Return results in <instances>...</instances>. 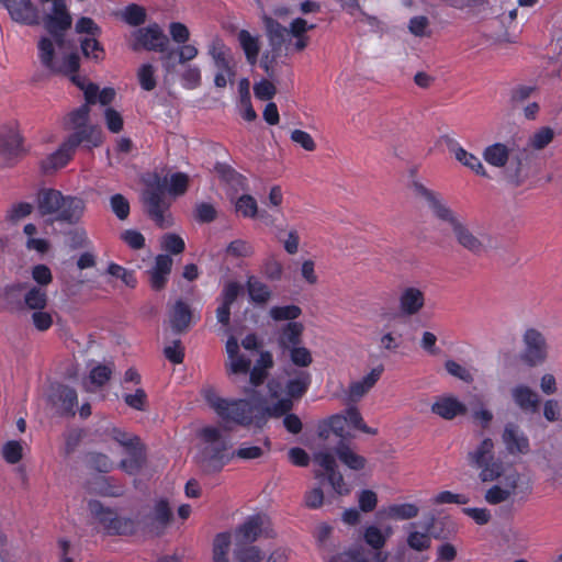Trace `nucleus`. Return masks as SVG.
Instances as JSON below:
<instances>
[{"mask_svg": "<svg viewBox=\"0 0 562 562\" xmlns=\"http://www.w3.org/2000/svg\"><path fill=\"white\" fill-rule=\"evenodd\" d=\"M412 190L417 199L424 200L434 216L446 223L454 237L456 243L473 256L481 257L497 248V240L485 232L473 231L449 205L441 195L428 189L422 182L414 181Z\"/></svg>", "mask_w": 562, "mask_h": 562, "instance_id": "obj_1", "label": "nucleus"}, {"mask_svg": "<svg viewBox=\"0 0 562 562\" xmlns=\"http://www.w3.org/2000/svg\"><path fill=\"white\" fill-rule=\"evenodd\" d=\"M36 209L42 217L52 216L50 223L75 225L80 222L86 204L81 198L64 195L53 188H42L36 194Z\"/></svg>", "mask_w": 562, "mask_h": 562, "instance_id": "obj_2", "label": "nucleus"}, {"mask_svg": "<svg viewBox=\"0 0 562 562\" xmlns=\"http://www.w3.org/2000/svg\"><path fill=\"white\" fill-rule=\"evenodd\" d=\"M206 403L226 423H234L239 426L255 425L257 427L258 401L249 400H226L221 397L213 389L204 391Z\"/></svg>", "mask_w": 562, "mask_h": 562, "instance_id": "obj_3", "label": "nucleus"}, {"mask_svg": "<svg viewBox=\"0 0 562 562\" xmlns=\"http://www.w3.org/2000/svg\"><path fill=\"white\" fill-rule=\"evenodd\" d=\"M167 178H160L155 175L143 192V202L147 215L160 228H168L172 225L171 214L169 213V203L166 201Z\"/></svg>", "mask_w": 562, "mask_h": 562, "instance_id": "obj_4", "label": "nucleus"}, {"mask_svg": "<svg viewBox=\"0 0 562 562\" xmlns=\"http://www.w3.org/2000/svg\"><path fill=\"white\" fill-rule=\"evenodd\" d=\"M467 458L472 468L481 470L479 477L483 483L494 482L503 476V462L495 458V445L491 438H484L468 452Z\"/></svg>", "mask_w": 562, "mask_h": 562, "instance_id": "obj_5", "label": "nucleus"}, {"mask_svg": "<svg viewBox=\"0 0 562 562\" xmlns=\"http://www.w3.org/2000/svg\"><path fill=\"white\" fill-rule=\"evenodd\" d=\"M90 514L103 526L105 532L110 536H130L136 531L137 521L132 518L121 517L117 513L110 508L104 507L103 504L97 499L88 503Z\"/></svg>", "mask_w": 562, "mask_h": 562, "instance_id": "obj_6", "label": "nucleus"}, {"mask_svg": "<svg viewBox=\"0 0 562 562\" xmlns=\"http://www.w3.org/2000/svg\"><path fill=\"white\" fill-rule=\"evenodd\" d=\"M313 461L321 468V470L314 471L316 479L326 477L334 492L338 495H348L350 493L351 490L338 470L337 460L331 451L318 449L313 453Z\"/></svg>", "mask_w": 562, "mask_h": 562, "instance_id": "obj_7", "label": "nucleus"}, {"mask_svg": "<svg viewBox=\"0 0 562 562\" xmlns=\"http://www.w3.org/2000/svg\"><path fill=\"white\" fill-rule=\"evenodd\" d=\"M200 436L206 443L201 452L204 468L211 471L222 470L224 467L223 453L227 449V443L222 438L221 430L216 427H205L201 430Z\"/></svg>", "mask_w": 562, "mask_h": 562, "instance_id": "obj_8", "label": "nucleus"}, {"mask_svg": "<svg viewBox=\"0 0 562 562\" xmlns=\"http://www.w3.org/2000/svg\"><path fill=\"white\" fill-rule=\"evenodd\" d=\"M52 2V8L43 18L46 31L54 37L56 44L61 47L65 42V33L71 26V16L67 11L65 0H41Z\"/></svg>", "mask_w": 562, "mask_h": 562, "instance_id": "obj_9", "label": "nucleus"}, {"mask_svg": "<svg viewBox=\"0 0 562 562\" xmlns=\"http://www.w3.org/2000/svg\"><path fill=\"white\" fill-rule=\"evenodd\" d=\"M40 59L45 68L53 74H75L80 67V58L77 53H71L61 61L55 60V48L53 41L48 37H42L38 43Z\"/></svg>", "mask_w": 562, "mask_h": 562, "instance_id": "obj_10", "label": "nucleus"}, {"mask_svg": "<svg viewBox=\"0 0 562 562\" xmlns=\"http://www.w3.org/2000/svg\"><path fill=\"white\" fill-rule=\"evenodd\" d=\"M535 161L528 148H515L504 170L505 179L514 187L521 186L530 177Z\"/></svg>", "mask_w": 562, "mask_h": 562, "instance_id": "obj_11", "label": "nucleus"}, {"mask_svg": "<svg viewBox=\"0 0 562 562\" xmlns=\"http://www.w3.org/2000/svg\"><path fill=\"white\" fill-rule=\"evenodd\" d=\"M132 38L130 47L134 52L146 49L165 53L169 43L168 37L157 23L135 30L132 33Z\"/></svg>", "mask_w": 562, "mask_h": 562, "instance_id": "obj_12", "label": "nucleus"}, {"mask_svg": "<svg viewBox=\"0 0 562 562\" xmlns=\"http://www.w3.org/2000/svg\"><path fill=\"white\" fill-rule=\"evenodd\" d=\"M262 536L270 539L276 537L274 530L270 527L269 519L262 515L249 517L236 529V539L238 544L254 543Z\"/></svg>", "mask_w": 562, "mask_h": 562, "instance_id": "obj_13", "label": "nucleus"}, {"mask_svg": "<svg viewBox=\"0 0 562 562\" xmlns=\"http://www.w3.org/2000/svg\"><path fill=\"white\" fill-rule=\"evenodd\" d=\"M524 350L520 359L529 367H537L547 359V341L537 329H527L524 335Z\"/></svg>", "mask_w": 562, "mask_h": 562, "instance_id": "obj_14", "label": "nucleus"}, {"mask_svg": "<svg viewBox=\"0 0 562 562\" xmlns=\"http://www.w3.org/2000/svg\"><path fill=\"white\" fill-rule=\"evenodd\" d=\"M263 24L270 46L268 52L279 57L288 56L291 49V35L288 27L270 16L263 18Z\"/></svg>", "mask_w": 562, "mask_h": 562, "instance_id": "obj_15", "label": "nucleus"}, {"mask_svg": "<svg viewBox=\"0 0 562 562\" xmlns=\"http://www.w3.org/2000/svg\"><path fill=\"white\" fill-rule=\"evenodd\" d=\"M226 352L228 356V361L225 363L226 374L233 384H239L241 376L246 379L251 360L239 355L238 341L233 336L226 341Z\"/></svg>", "mask_w": 562, "mask_h": 562, "instance_id": "obj_16", "label": "nucleus"}, {"mask_svg": "<svg viewBox=\"0 0 562 562\" xmlns=\"http://www.w3.org/2000/svg\"><path fill=\"white\" fill-rule=\"evenodd\" d=\"M172 518L171 509L165 499L159 501L154 513L145 515L137 520L140 528L154 536H160Z\"/></svg>", "mask_w": 562, "mask_h": 562, "instance_id": "obj_17", "label": "nucleus"}, {"mask_svg": "<svg viewBox=\"0 0 562 562\" xmlns=\"http://www.w3.org/2000/svg\"><path fill=\"white\" fill-rule=\"evenodd\" d=\"M520 474L517 471H510L503 476L499 484H494L484 494V499L490 505H498L510 499L515 494L520 482Z\"/></svg>", "mask_w": 562, "mask_h": 562, "instance_id": "obj_18", "label": "nucleus"}, {"mask_svg": "<svg viewBox=\"0 0 562 562\" xmlns=\"http://www.w3.org/2000/svg\"><path fill=\"white\" fill-rule=\"evenodd\" d=\"M23 139L15 130H7L0 134V159L7 166H12L23 154Z\"/></svg>", "mask_w": 562, "mask_h": 562, "instance_id": "obj_19", "label": "nucleus"}, {"mask_svg": "<svg viewBox=\"0 0 562 562\" xmlns=\"http://www.w3.org/2000/svg\"><path fill=\"white\" fill-rule=\"evenodd\" d=\"M11 19L23 25H37L40 23L38 10L31 0H3Z\"/></svg>", "mask_w": 562, "mask_h": 562, "instance_id": "obj_20", "label": "nucleus"}, {"mask_svg": "<svg viewBox=\"0 0 562 562\" xmlns=\"http://www.w3.org/2000/svg\"><path fill=\"white\" fill-rule=\"evenodd\" d=\"M502 441L512 456L528 454L530 442L527 435L515 423H507L502 434Z\"/></svg>", "mask_w": 562, "mask_h": 562, "instance_id": "obj_21", "label": "nucleus"}, {"mask_svg": "<svg viewBox=\"0 0 562 562\" xmlns=\"http://www.w3.org/2000/svg\"><path fill=\"white\" fill-rule=\"evenodd\" d=\"M383 371L384 367L380 364L361 380L352 381L346 391L347 401L350 403L360 402L375 386Z\"/></svg>", "mask_w": 562, "mask_h": 562, "instance_id": "obj_22", "label": "nucleus"}, {"mask_svg": "<svg viewBox=\"0 0 562 562\" xmlns=\"http://www.w3.org/2000/svg\"><path fill=\"white\" fill-rule=\"evenodd\" d=\"M425 293L415 286H405L398 294V311L402 316L412 317L425 307Z\"/></svg>", "mask_w": 562, "mask_h": 562, "instance_id": "obj_23", "label": "nucleus"}, {"mask_svg": "<svg viewBox=\"0 0 562 562\" xmlns=\"http://www.w3.org/2000/svg\"><path fill=\"white\" fill-rule=\"evenodd\" d=\"M103 132L98 125H85L74 131L65 140L67 146L75 150L81 144L86 147H99L103 143Z\"/></svg>", "mask_w": 562, "mask_h": 562, "instance_id": "obj_24", "label": "nucleus"}, {"mask_svg": "<svg viewBox=\"0 0 562 562\" xmlns=\"http://www.w3.org/2000/svg\"><path fill=\"white\" fill-rule=\"evenodd\" d=\"M258 401V414H257V427L262 428L269 417H281L286 414H291L290 412L293 408V400L289 396L280 398L271 406H267L265 404V400L259 397Z\"/></svg>", "mask_w": 562, "mask_h": 562, "instance_id": "obj_25", "label": "nucleus"}, {"mask_svg": "<svg viewBox=\"0 0 562 562\" xmlns=\"http://www.w3.org/2000/svg\"><path fill=\"white\" fill-rule=\"evenodd\" d=\"M431 412L446 420L468 413V406L453 396L438 397L431 405Z\"/></svg>", "mask_w": 562, "mask_h": 562, "instance_id": "obj_26", "label": "nucleus"}, {"mask_svg": "<svg viewBox=\"0 0 562 562\" xmlns=\"http://www.w3.org/2000/svg\"><path fill=\"white\" fill-rule=\"evenodd\" d=\"M515 405L525 413H537L540 406V398L537 392L525 384H518L510 390Z\"/></svg>", "mask_w": 562, "mask_h": 562, "instance_id": "obj_27", "label": "nucleus"}, {"mask_svg": "<svg viewBox=\"0 0 562 562\" xmlns=\"http://www.w3.org/2000/svg\"><path fill=\"white\" fill-rule=\"evenodd\" d=\"M290 379L285 383L286 396L294 400H300L308 390L312 376L310 372L304 370L286 371Z\"/></svg>", "mask_w": 562, "mask_h": 562, "instance_id": "obj_28", "label": "nucleus"}, {"mask_svg": "<svg viewBox=\"0 0 562 562\" xmlns=\"http://www.w3.org/2000/svg\"><path fill=\"white\" fill-rule=\"evenodd\" d=\"M172 259L168 255H158L155 266L148 270L149 283L153 290L160 291L165 288L168 276L171 272Z\"/></svg>", "mask_w": 562, "mask_h": 562, "instance_id": "obj_29", "label": "nucleus"}, {"mask_svg": "<svg viewBox=\"0 0 562 562\" xmlns=\"http://www.w3.org/2000/svg\"><path fill=\"white\" fill-rule=\"evenodd\" d=\"M192 321V312L190 306L179 300L173 305L169 314V323L175 334L181 335L189 330Z\"/></svg>", "mask_w": 562, "mask_h": 562, "instance_id": "obj_30", "label": "nucleus"}, {"mask_svg": "<svg viewBox=\"0 0 562 562\" xmlns=\"http://www.w3.org/2000/svg\"><path fill=\"white\" fill-rule=\"evenodd\" d=\"M52 401L58 405V411L63 415H75V406L77 405V392L75 389L58 384L52 394Z\"/></svg>", "mask_w": 562, "mask_h": 562, "instance_id": "obj_31", "label": "nucleus"}, {"mask_svg": "<svg viewBox=\"0 0 562 562\" xmlns=\"http://www.w3.org/2000/svg\"><path fill=\"white\" fill-rule=\"evenodd\" d=\"M303 331L304 326L299 322H289L282 327L278 337V346L282 353L302 344Z\"/></svg>", "mask_w": 562, "mask_h": 562, "instance_id": "obj_32", "label": "nucleus"}, {"mask_svg": "<svg viewBox=\"0 0 562 562\" xmlns=\"http://www.w3.org/2000/svg\"><path fill=\"white\" fill-rule=\"evenodd\" d=\"M209 54L214 60L215 67L218 70L225 71L226 75L232 78L235 76L234 66L232 64V57L229 50L225 46L222 40L215 38L209 47Z\"/></svg>", "mask_w": 562, "mask_h": 562, "instance_id": "obj_33", "label": "nucleus"}, {"mask_svg": "<svg viewBox=\"0 0 562 562\" xmlns=\"http://www.w3.org/2000/svg\"><path fill=\"white\" fill-rule=\"evenodd\" d=\"M335 458L353 471L363 470L367 465V459L363 456L356 453L352 448L344 440L340 439L334 449Z\"/></svg>", "mask_w": 562, "mask_h": 562, "instance_id": "obj_34", "label": "nucleus"}, {"mask_svg": "<svg viewBox=\"0 0 562 562\" xmlns=\"http://www.w3.org/2000/svg\"><path fill=\"white\" fill-rule=\"evenodd\" d=\"M514 149L504 143H494L483 150V158L488 165L505 169Z\"/></svg>", "mask_w": 562, "mask_h": 562, "instance_id": "obj_35", "label": "nucleus"}, {"mask_svg": "<svg viewBox=\"0 0 562 562\" xmlns=\"http://www.w3.org/2000/svg\"><path fill=\"white\" fill-rule=\"evenodd\" d=\"M72 153L74 150L64 142L55 153L41 161V170L48 175L63 168L70 160Z\"/></svg>", "mask_w": 562, "mask_h": 562, "instance_id": "obj_36", "label": "nucleus"}, {"mask_svg": "<svg viewBox=\"0 0 562 562\" xmlns=\"http://www.w3.org/2000/svg\"><path fill=\"white\" fill-rule=\"evenodd\" d=\"M220 179L234 191L246 190L247 179L227 164L217 162L214 166Z\"/></svg>", "mask_w": 562, "mask_h": 562, "instance_id": "obj_37", "label": "nucleus"}, {"mask_svg": "<svg viewBox=\"0 0 562 562\" xmlns=\"http://www.w3.org/2000/svg\"><path fill=\"white\" fill-rule=\"evenodd\" d=\"M267 370L254 366L252 369L251 367L249 368V372L246 379L241 376L239 384L235 385L238 386L243 391V393L247 395H252L255 393V387L261 385L267 379Z\"/></svg>", "mask_w": 562, "mask_h": 562, "instance_id": "obj_38", "label": "nucleus"}, {"mask_svg": "<svg viewBox=\"0 0 562 562\" xmlns=\"http://www.w3.org/2000/svg\"><path fill=\"white\" fill-rule=\"evenodd\" d=\"M238 42L245 53L247 61L251 66L256 65L260 50L259 38L252 36L247 30H241L238 33Z\"/></svg>", "mask_w": 562, "mask_h": 562, "instance_id": "obj_39", "label": "nucleus"}, {"mask_svg": "<svg viewBox=\"0 0 562 562\" xmlns=\"http://www.w3.org/2000/svg\"><path fill=\"white\" fill-rule=\"evenodd\" d=\"M247 291L250 300L256 304L263 305L271 299V291L269 286L255 276L248 277Z\"/></svg>", "mask_w": 562, "mask_h": 562, "instance_id": "obj_40", "label": "nucleus"}, {"mask_svg": "<svg viewBox=\"0 0 562 562\" xmlns=\"http://www.w3.org/2000/svg\"><path fill=\"white\" fill-rule=\"evenodd\" d=\"M451 150L454 154V158L462 164L463 166L468 167L472 171H474L476 175L482 177H488L483 164L476 157L475 155L468 153L464 148L460 146H454L451 148Z\"/></svg>", "mask_w": 562, "mask_h": 562, "instance_id": "obj_41", "label": "nucleus"}, {"mask_svg": "<svg viewBox=\"0 0 562 562\" xmlns=\"http://www.w3.org/2000/svg\"><path fill=\"white\" fill-rule=\"evenodd\" d=\"M239 104L243 108L241 116L246 121H255L257 113L250 101V82L247 78H243L238 82Z\"/></svg>", "mask_w": 562, "mask_h": 562, "instance_id": "obj_42", "label": "nucleus"}, {"mask_svg": "<svg viewBox=\"0 0 562 562\" xmlns=\"http://www.w3.org/2000/svg\"><path fill=\"white\" fill-rule=\"evenodd\" d=\"M262 446L240 447L232 453V458L244 460H254L261 458L266 452L271 450V441L268 437L259 440Z\"/></svg>", "mask_w": 562, "mask_h": 562, "instance_id": "obj_43", "label": "nucleus"}, {"mask_svg": "<svg viewBox=\"0 0 562 562\" xmlns=\"http://www.w3.org/2000/svg\"><path fill=\"white\" fill-rule=\"evenodd\" d=\"M229 549L231 535L228 532L217 533L213 540L212 562H229Z\"/></svg>", "mask_w": 562, "mask_h": 562, "instance_id": "obj_44", "label": "nucleus"}, {"mask_svg": "<svg viewBox=\"0 0 562 562\" xmlns=\"http://www.w3.org/2000/svg\"><path fill=\"white\" fill-rule=\"evenodd\" d=\"M90 117V108L82 104L68 113L65 119V127L67 130H77L88 124Z\"/></svg>", "mask_w": 562, "mask_h": 562, "instance_id": "obj_45", "label": "nucleus"}, {"mask_svg": "<svg viewBox=\"0 0 562 562\" xmlns=\"http://www.w3.org/2000/svg\"><path fill=\"white\" fill-rule=\"evenodd\" d=\"M474 420L479 422L483 428H487L493 420V413L484 408L481 396L474 395L469 402Z\"/></svg>", "mask_w": 562, "mask_h": 562, "instance_id": "obj_46", "label": "nucleus"}, {"mask_svg": "<svg viewBox=\"0 0 562 562\" xmlns=\"http://www.w3.org/2000/svg\"><path fill=\"white\" fill-rule=\"evenodd\" d=\"M127 453L130 454V458L122 460L119 467L121 470L125 471L128 474H135L142 469L144 464V449L143 447L135 448L128 450Z\"/></svg>", "mask_w": 562, "mask_h": 562, "instance_id": "obj_47", "label": "nucleus"}, {"mask_svg": "<svg viewBox=\"0 0 562 562\" xmlns=\"http://www.w3.org/2000/svg\"><path fill=\"white\" fill-rule=\"evenodd\" d=\"M418 513L419 508L415 504H395L387 508L386 516L391 519L407 520L415 518Z\"/></svg>", "mask_w": 562, "mask_h": 562, "instance_id": "obj_48", "label": "nucleus"}, {"mask_svg": "<svg viewBox=\"0 0 562 562\" xmlns=\"http://www.w3.org/2000/svg\"><path fill=\"white\" fill-rule=\"evenodd\" d=\"M23 297L25 305L31 310H44L47 305V293L40 286H32Z\"/></svg>", "mask_w": 562, "mask_h": 562, "instance_id": "obj_49", "label": "nucleus"}, {"mask_svg": "<svg viewBox=\"0 0 562 562\" xmlns=\"http://www.w3.org/2000/svg\"><path fill=\"white\" fill-rule=\"evenodd\" d=\"M86 462L88 467L101 473H108L113 469L112 460L102 452H88Z\"/></svg>", "mask_w": 562, "mask_h": 562, "instance_id": "obj_50", "label": "nucleus"}, {"mask_svg": "<svg viewBox=\"0 0 562 562\" xmlns=\"http://www.w3.org/2000/svg\"><path fill=\"white\" fill-rule=\"evenodd\" d=\"M554 131L549 126L537 130L528 140V145L533 149L541 150L546 148L554 138Z\"/></svg>", "mask_w": 562, "mask_h": 562, "instance_id": "obj_51", "label": "nucleus"}, {"mask_svg": "<svg viewBox=\"0 0 562 562\" xmlns=\"http://www.w3.org/2000/svg\"><path fill=\"white\" fill-rule=\"evenodd\" d=\"M237 562H261L263 552L257 546L239 544L234 551Z\"/></svg>", "mask_w": 562, "mask_h": 562, "instance_id": "obj_52", "label": "nucleus"}, {"mask_svg": "<svg viewBox=\"0 0 562 562\" xmlns=\"http://www.w3.org/2000/svg\"><path fill=\"white\" fill-rule=\"evenodd\" d=\"M82 54L87 58H91L95 61H100L104 57V49L97 37H86L80 42Z\"/></svg>", "mask_w": 562, "mask_h": 562, "instance_id": "obj_53", "label": "nucleus"}, {"mask_svg": "<svg viewBox=\"0 0 562 562\" xmlns=\"http://www.w3.org/2000/svg\"><path fill=\"white\" fill-rule=\"evenodd\" d=\"M269 314L274 321L293 322L302 314V310L297 305L273 306Z\"/></svg>", "mask_w": 562, "mask_h": 562, "instance_id": "obj_54", "label": "nucleus"}, {"mask_svg": "<svg viewBox=\"0 0 562 562\" xmlns=\"http://www.w3.org/2000/svg\"><path fill=\"white\" fill-rule=\"evenodd\" d=\"M235 209L241 213L244 217L254 218L258 215V205L254 196L249 194H243L235 202Z\"/></svg>", "mask_w": 562, "mask_h": 562, "instance_id": "obj_55", "label": "nucleus"}, {"mask_svg": "<svg viewBox=\"0 0 562 562\" xmlns=\"http://www.w3.org/2000/svg\"><path fill=\"white\" fill-rule=\"evenodd\" d=\"M24 290H26L25 283H14L5 286L1 295V300L5 307H13L19 304Z\"/></svg>", "mask_w": 562, "mask_h": 562, "instance_id": "obj_56", "label": "nucleus"}, {"mask_svg": "<svg viewBox=\"0 0 562 562\" xmlns=\"http://www.w3.org/2000/svg\"><path fill=\"white\" fill-rule=\"evenodd\" d=\"M111 437L113 440L124 447L126 451L143 447L140 439L137 436L127 434L126 431L119 428H113L111 430Z\"/></svg>", "mask_w": 562, "mask_h": 562, "instance_id": "obj_57", "label": "nucleus"}, {"mask_svg": "<svg viewBox=\"0 0 562 562\" xmlns=\"http://www.w3.org/2000/svg\"><path fill=\"white\" fill-rule=\"evenodd\" d=\"M345 419L346 423H349L351 426H353L355 428L359 429L364 434H378V430L375 428H371L366 425L359 409L355 406L347 408Z\"/></svg>", "mask_w": 562, "mask_h": 562, "instance_id": "obj_58", "label": "nucleus"}, {"mask_svg": "<svg viewBox=\"0 0 562 562\" xmlns=\"http://www.w3.org/2000/svg\"><path fill=\"white\" fill-rule=\"evenodd\" d=\"M123 19L127 24L138 26L146 21V11L143 7L132 3L125 8Z\"/></svg>", "mask_w": 562, "mask_h": 562, "instance_id": "obj_59", "label": "nucleus"}, {"mask_svg": "<svg viewBox=\"0 0 562 562\" xmlns=\"http://www.w3.org/2000/svg\"><path fill=\"white\" fill-rule=\"evenodd\" d=\"M137 78L140 87L145 91H151L156 88L155 69L150 64L142 65L137 71Z\"/></svg>", "mask_w": 562, "mask_h": 562, "instance_id": "obj_60", "label": "nucleus"}, {"mask_svg": "<svg viewBox=\"0 0 562 562\" xmlns=\"http://www.w3.org/2000/svg\"><path fill=\"white\" fill-rule=\"evenodd\" d=\"M190 178L187 173L176 172L171 175L168 191L175 196L183 195L189 187Z\"/></svg>", "mask_w": 562, "mask_h": 562, "instance_id": "obj_61", "label": "nucleus"}, {"mask_svg": "<svg viewBox=\"0 0 562 562\" xmlns=\"http://www.w3.org/2000/svg\"><path fill=\"white\" fill-rule=\"evenodd\" d=\"M363 539L368 546L374 550H380L385 546L386 537L375 526H369L366 528Z\"/></svg>", "mask_w": 562, "mask_h": 562, "instance_id": "obj_62", "label": "nucleus"}, {"mask_svg": "<svg viewBox=\"0 0 562 562\" xmlns=\"http://www.w3.org/2000/svg\"><path fill=\"white\" fill-rule=\"evenodd\" d=\"M286 352H289L292 363L296 367L306 368L313 362L311 351L301 345L295 346Z\"/></svg>", "mask_w": 562, "mask_h": 562, "instance_id": "obj_63", "label": "nucleus"}, {"mask_svg": "<svg viewBox=\"0 0 562 562\" xmlns=\"http://www.w3.org/2000/svg\"><path fill=\"white\" fill-rule=\"evenodd\" d=\"M34 210L33 204L27 202H20L13 204L7 212L5 220L12 223L29 216Z\"/></svg>", "mask_w": 562, "mask_h": 562, "instance_id": "obj_64", "label": "nucleus"}]
</instances>
